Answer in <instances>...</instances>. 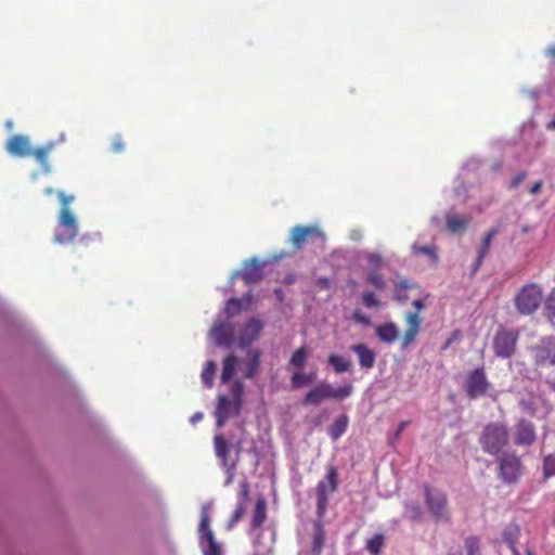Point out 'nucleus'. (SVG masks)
Instances as JSON below:
<instances>
[{"mask_svg": "<svg viewBox=\"0 0 555 555\" xmlns=\"http://www.w3.org/2000/svg\"><path fill=\"white\" fill-rule=\"evenodd\" d=\"M57 197L62 207L57 217L60 230L54 235V242L66 244L73 242L78 235V222L69 209V205L74 202L75 196L60 191L57 192Z\"/></svg>", "mask_w": 555, "mask_h": 555, "instance_id": "1", "label": "nucleus"}, {"mask_svg": "<svg viewBox=\"0 0 555 555\" xmlns=\"http://www.w3.org/2000/svg\"><path fill=\"white\" fill-rule=\"evenodd\" d=\"M508 442L507 427L499 422L487 424L479 437L482 450L491 455L499 454Z\"/></svg>", "mask_w": 555, "mask_h": 555, "instance_id": "2", "label": "nucleus"}, {"mask_svg": "<svg viewBox=\"0 0 555 555\" xmlns=\"http://www.w3.org/2000/svg\"><path fill=\"white\" fill-rule=\"evenodd\" d=\"M198 544L203 555H222V546L210 527V507L203 505L198 524Z\"/></svg>", "mask_w": 555, "mask_h": 555, "instance_id": "3", "label": "nucleus"}, {"mask_svg": "<svg viewBox=\"0 0 555 555\" xmlns=\"http://www.w3.org/2000/svg\"><path fill=\"white\" fill-rule=\"evenodd\" d=\"M543 298V289L537 283L524 285L515 297V307L522 315H529L537 311Z\"/></svg>", "mask_w": 555, "mask_h": 555, "instance_id": "4", "label": "nucleus"}, {"mask_svg": "<svg viewBox=\"0 0 555 555\" xmlns=\"http://www.w3.org/2000/svg\"><path fill=\"white\" fill-rule=\"evenodd\" d=\"M338 488V472L334 466L327 468L325 478L320 480L315 488L317 516L322 519L327 511L328 499Z\"/></svg>", "mask_w": 555, "mask_h": 555, "instance_id": "5", "label": "nucleus"}, {"mask_svg": "<svg viewBox=\"0 0 555 555\" xmlns=\"http://www.w3.org/2000/svg\"><path fill=\"white\" fill-rule=\"evenodd\" d=\"M425 503L428 512L437 521L451 522L448 496L444 491L424 486Z\"/></svg>", "mask_w": 555, "mask_h": 555, "instance_id": "6", "label": "nucleus"}, {"mask_svg": "<svg viewBox=\"0 0 555 555\" xmlns=\"http://www.w3.org/2000/svg\"><path fill=\"white\" fill-rule=\"evenodd\" d=\"M464 391L469 399L485 397L492 389L483 366L476 367L466 373Z\"/></svg>", "mask_w": 555, "mask_h": 555, "instance_id": "7", "label": "nucleus"}, {"mask_svg": "<svg viewBox=\"0 0 555 555\" xmlns=\"http://www.w3.org/2000/svg\"><path fill=\"white\" fill-rule=\"evenodd\" d=\"M499 477L506 483L516 482L522 475V464L516 453H504L498 459Z\"/></svg>", "mask_w": 555, "mask_h": 555, "instance_id": "8", "label": "nucleus"}, {"mask_svg": "<svg viewBox=\"0 0 555 555\" xmlns=\"http://www.w3.org/2000/svg\"><path fill=\"white\" fill-rule=\"evenodd\" d=\"M519 334L515 330L500 327L493 338V350L499 358H511L515 350Z\"/></svg>", "mask_w": 555, "mask_h": 555, "instance_id": "9", "label": "nucleus"}, {"mask_svg": "<svg viewBox=\"0 0 555 555\" xmlns=\"http://www.w3.org/2000/svg\"><path fill=\"white\" fill-rule=\"evenodd\" d=\"M412 305L416 311L406 312L404 317L408 328L401 340V349L408 348L415 340L422 324L421 311L424 309L425 304L423 299L418 298L413 300Z\"/></svg>", "mask_w": 555, "mask_h": 555, "instance_id": "10", "label": "nucleus"}, {"mask_svg": "<svg viewBox=\"0 0 555 555\" xmlns=\"http://www.w3.org/2000/svg\"><path fill=\"white\" fill-rule=\"evenodd\" d=\"M320 238H324V233L317 224L295 225L291 230L289 242L296 250L302 249L306 243L314 242Z\"/></svg>", "mask_w": 555, "mask_h": 555, "instance_id": "11", "label": "nucleus"}, {"mask_svg": "<svg viewBox=\"0 0 555 555\" xmlns=\"http://www.w3.org/2000/svg\"><path fill=\"white\" fill-rule=\"evenodd\" d=\"M533 354L537 365H555V336L543 337L533 348Z\"/></svg>", "mask_w": 555, "mask_h": 555, "instance_id": "12", "label": "nucleus"}, {"mask_svg": "<svg viewBox=\"0 0 555 555\" xmlns=\"http://www.w3.org/2000/svg\"><path fill=\"white\" fill-rule=\"evenodd\" d=\"M214 446L216 456L221 461V466H228L229 464H238L241 444L237 443L235 447V457L230 459L231 447L227 439L222 435H216L214 437Z\"/></svg>", "mask_w": 555, "mask_h": 555, "instance_id": "13", "label": "nucleus"}, {"mask_svg": "<svg viewBox=\"0 0 555 555\" xmlns=\"http://www.w3.org/2000/svg\"><path fill=\"white\" fill-rule=\"evenodd\" d=\"M535 427L532 422L521 418L515 427L514 443L516 446H531L535 441Z\"/></svg>", "mask_w": 555, "mask_h": 555, "instance_id": "14", "label": "nucleus"}, {"mask_svg": "<svg viewBox=\"0 0 555 555\" xmlns=\"http://www.w3.org/2000/svg\"><path fill=\"white\" fill-rule=\"evenodd\" d=\"M5 149L13 156L29 157L33 147L27 135L14 134L8 139Z\"/></svg>", "mask_w": 555, "mask_h": 555, "instance_id": "15", "label": "nucleus"}, {"mask_svg": "<svg viewBox=\"0 0 555 555\" xmlns=\"http://www.w3.org/2000/svg\"><path fill=\"white\" fill-rule=\"evenodd\" d=\"M262 323L258 319H250L241 331L238 336V345L241 348H246L251 345L260 335L262 331Z\"/></svg>", "mask_w": 555, "mask_h": 555, "instance_id": "16", "label": "nucleus"}, {"mask_svg": "<svg viewBox=\"0 0 555 555\" xmlns=\"http://www.w3.org/2000/svg\"><path fill=\"white\" fill-rule=\"evenodd\" d=\"M350 350L357 354L361 369L371 370L374 367L376 354L373 349L365 344H354L350 346Z\"/></svg>", "mask_w": 555, "mask_h": 555, "instance_id": "17", "label": "nucleus"}, {"mask_svg": "<svg viewBox=\"0 0 555 555\" xmlns=\"http://www.w3.org/2000/svg\"><path fill=\"white\" fill-rule=\"evenodd\" d=\"M54 147V142H48L44 145L31 149L30 156L36 159L44 173H50L52 170L51 165L49 164V155Z\"/></svg>", "mask_w": 555, "mask_h": 555, "instance_id": "18", "label": "nucleus"}, {"mask_svg": "<svg viewBox=\"0 0 555 555\" xmlns=\"http://www.w3.org/2000/svg\"><path fill=\"white\" fill-rule=\"evenodd\" d=\"M326 533L324 526L319 518L318 521L313 524V530L311 534V546L309 554L310 555H321L325 545Z\"/></svg>", "mask_w": 555, "mask_h": 555, "instance_id": "19", "label": "nucleus"}, {"mask_svg": "<svg viewBox=\"0 0 555 555\" xmlns=\"http://www.w3.org/2000/svg\"><path fill=\"white\" fill-rule=\"evenodd\" d=\"M211 334L218 346L230 347L234 338V328L231 324L220 323L212 327Z\"/></svg>", "mask_w": 555, "mask_h": 555, "instance_id": "20", "label": "nucleus"}, {"mask_svg": "<svg viewBox=\"0 0 555 555\" xmlns=\"http://www.w3.org/2000/svg\"><path fill=\"white\" fill-rule=\"evenodd\" d=\"M232 414H235L233 401H231L225 395L218 396V402L215 412L217 426L222 427Z\"/></svg>", "mask_w": 555, "mask_h": 555, "instance_id": "21", "label": "nucleus"}, {"mask_svg": "<svg viewBox=\"0 0 555 555\" xmlns=\"http://www.w3.org/2000/svg\"><path fill=\"white\" fill-rule=\"evenodd\" d=\"M375 334L383 343L392 344L399 337V328L393 322H386L376 326Z\"/></svg>", "mask_w": 555, "mask_h": 555, "instance_id": "22", "label": "nucleus"}, {"mask_svg": "<svg viewBox=\"0 0 555 555\" xmlns=\"http://www.w3.org/2000/svg\"><path fill=\"white\" fill-rule=\"evenodd\" d=\"M327 398H330V385L321 383L305 396L302 403L318 405Z\"/></svg>", "mask_w": 555, "mask_h": 555, "instance_id": "23", "label": "nucleus"}, {"mask_svg": "<svg viewBox=\"0 0 555 555\" xmlns=\"http://www.w3.org/2000/svg\"><path fill=\"white\" fill-rule=\"evenodd\" d=\"M519 535L520 527L517 524H508L502 532V539L508 545L513 555H520V552L516 546Z\"/></svg>", "mask_w": 555, "mask_h": 555, "instance_id": "24", "label": "nucleus"}, {"mask_svg": "<svg viewBox=\"0 0 555 555\" xmlns=\"http://www.w3.org/2000/svg\"><path fill=\"white\" fill-rule=\"evenodd\" d=\"M267 520V501L263 496L258 498L250 521V530L259 529Z\"/></svg>", "mask_w": 555, "mask_h": 555, "instance_id": "25", "label": "nucleus"}, {"mask_svg": "<svg viewBox=\"0 0 555 555\" xmlns=\"http://www.w3.org/2000/svg\"><path fill=\"white\" fill-rule=\"evenodd\" d=\"M242 279L245 284H254L262 279V271L256 260L246 263L242 271Z\"/></svg>", "mask_w": 555, "mask_h": 555, "instance_id": "26", "label": "nucleus"}, {"mask_svg": "<svg viewBox=\"0 0 555 555\" xmlns=\"http://www.w3.org/2000/svg\"><path fill=\"white\" fill-rule=\"evenodd\" d=\"M500 232V228L499 227H494V228H491L485 235L480 246H479V249H478V255H477V259H476V268L475 270L478 269V267L481 264L483 258L486 257V255L488 254L489 249H490V246H491V242L492 240L495 237L496 234H499Z\"/></svg>", "mask_w": 555, "mask_h": 555, "instance_id": "27", "label": "nucleus"}, {"mask_svg": "<svg viewBox=\"0 0 555 555\" xmlns=\"http://www.w3.org/2000/svg\"><path fill=\"white\" fill-rule=\"evenodd\" d=\"M237 364H238V359L233 353L228 354L223 359L222 372H221V382L223 384L229 383L233 378V376L235 375V372H236Z\"/></svg>", "mask_w": 555, "mask_h": 555, "instance_id": "28", "label": "nucleus"}, {"mask_svg": "<svg viewBox=\"0 0 555 555\" xmlns=\"http://www.w3.org/2000/svg\"><path fill=\"white\" fill-rule=\"evenodd\" d=\"M230 392L232 396L235 415H238L243 403L244 385L241 380L236 379L230 385Z\"/></svg>", "mask_w": 555, "mask_h": 555, "instance_id": "29", "label": "nucleus"}, {"mask_svg": "<svg viewBox=\"0 0 555 555\" xmlns=\"http://www.w3.org/2000/svg\"><path fill=\"white\" fill-rule=\"evenodd\" d=\"M327 362L337 374L348 372L352 366V363L349 359L335 353H331L328 356Z\"/></svg>", "mask_w": 555, "mask_h": 555, "instance_id": "30", "label": "nucleus"}, {"mask_svg": "<svg viewBox=\"0 0 555 555\" xmlns=\"http://www.w3.org/2000/svg\"><path fill=\"white\" fill-rule=\"evenodd\" d=\"M347 427L348 416L345 414L338 416L328 429V434L332 440L336 441L337 439H339L346 433Z\"/></svg>", "mask_w": 555, "mask_h": 555, "instance_id": "31", "label": "nucleus"}, {"mask_svg": "<svg viewBox=\"0 0 555 555\" xmlns=\"http://www.w3.org/2000/svg\"><path fill=\"white\" fill-rule=\"evenodd\" d=\"M469 223V219L457 216V215H448L447 216V228L452 233H460L466 230Z\"/></svg>", "mask_w": 555, "mask_h": 555, "instance_id": "32", "label": "nucleus"}, {"mask_svg": "<svg viewBox=\"0 0 555 555\" xmlns=\"http://www.w3.org/2000/svg\"><path fill=\"white\" fill-rule=\"evenodd\" d=\"M260 350H254L250 353V358L247 360L244 371V376L246 378H253L259 371L260 367Z\"/></svg>", "mask_w": 555, "mask_h": 555, "instance_id": "33", "label": "nucleus"}, {"mask_svg": "<svg viewBox=\"0 0 555 555\" xmlns=\"http://www.w3.org/2000/svg\"><path fill=\"white\" fill-rule=\"evenodd\" d=\"M309 358V351L305 346L299 347L296 349L291 359L289 364L296 367L297 370H302L307 360Z\"/></svg>", "mask_w": 555, "mask_h": 555, "instance_id": "34", "label": "nucleus"}, {"mask_svg": "<svg viewBox=\"0 0 555 555\" xmlns=\"http://www.w3.org/2000/svg\"><path fill=\"white\" fill-rule=\"evenodd\" d=\"M315 374H305L301 372H295L291 377V384L294 389L301 388L302 386L309 385L314 380Z\"/></svg>", "mask_w": 555, "mask_h": 555, "instance_id": "35", "label": "nucleus"}, {"mask_svg": "<svg viewBox=\"0 0 555 555\" xmlns=\"http://www.w3.org/2000/svg\"><path fill=\"white\" fill-rule=\"evenodd\" d=\"M217 364L215 361L210 360L206 362L205 367L202 371V382L208 388H211L214 385V379L216 375Z\"/></svg>", "mask_w": 555, "mask_h": 555, "instance_id": "36", "label": "nucleus"}, {"mask_svg": "<svg viewBox=\"0 0 555 555\" xmlns=\"http://www.w3.org/2000/svg\"><path fill=\"white\" fill-rule=\"evenodd\" d=\"M542 470L544 479L555 477V452L550 453L543 457Z\"/></svg>", "mask_w": 555, "mask_h": 555, "instance_id": "37", "label": "nucleus"}, {"mask_svg": "<svg viewBox=\"0 0 555 555\" xmlns=\"http://www.w3.org/2000/svg\"><path fill=\"white\" fill-rule=\"evenodd\" d=\"M383 545H384V537H383V534H375L372 539H370L367 541L366 550L372 555H379Z\"/></svg>", "mask_w": 555, "mask_h": 555, "instance_id": "38", "label": "nucleus"}, {"mask_svg": "<svg viewBox=\"0 0 555 555\" xmlns=\"http://www.w3.org/2000/svg\"><path fill=\"white\" fill-rule=\"evenodd\" d=\"M413 288V285H410L406 281H399L396 283V299L404 302L409 299L406 295V291Z\"/></svg>", "mask_w": 555, "mask_h": 555, "instance_id": "39", "label": "nucleus"}, {"mask_svg": "<svg viewBox=\"0 0 555 555\" xmlns=\"http://www.w3.org/2000/svg\"><path fill=\"white\" fill-rule=\"evenodd\" d=\"M351 392H352V386L351 385H345V386L338 387L336 389H334L330 385V398H333V399H344V398L349 397L351 395Z\"/></svg>", "mask_w": 555, "mask_h": 555, "instance_id": "40", "label": "nucleus"}, {"mask_svg": "<svg viewBox=\"0 0 555 555\" xmlns=\"http://www.w3.org/2000/svg\"><path fill=\"white\" fill-rule=\"evenodd\" d=\"M414 254L416 255H427L429 256L434 262L438 261V255L436 251L435 246L431 245H424V246H413Z\"/></svg>", "mask_w": 555, "mask_h": 555, "instance_id": "41", "label": "nucleus"}, {"mask_svg": "<svg viewBox=\"0 0 555 555\" xmlns=\"http://www.w3.org/2000/svg\"><path fill=\"white\" fill-rule=\"evenodd\" d=\"M242 311V300L238 298H230L225 305V313L230 317H234Z\"/></svg>", "mask_w": 555, "mask_h": 555, "instance_id": "42", "label": "nucleus"}, {"mask_svg": "<svg viewBox=\"0 0 555 555\" xmlns=\"http://www.w3.org/2000/svg\"><path fill=\"white\" fill-rule=\"evenodd\" d=\"M245 514H246L245 505L242 503L237 504L231 515L228 527L232 528L235 524H237L245 516Z\"/></svg>", "mask_w": 555, "mask_h": 555, "instance_id": "43", "label": "nucleus"}, {"mask_svg": "<svg viewBox=\"0 0 555 555\" xmlns=\"http://www.w3.org/2000/svg\"><path fill=\"white\" fill-rule=\"evenodd\" d=\"M465 548H466L467 555H480L479 539L476 537H468L465 540Z\"/></svg>", "mask_w": 555, "mask_h": 555, "instance_id": "44", "label": "nucleus"}, {"mask_svg": "<svg viewBox=\"0 0 555 555\" xmlns=\"http://www.w3.org/2000/svg\"><path fill=\"white\" fill-rule=\"evenodd\" d=\"M361 299L366 308H378L380 306L379 299L373 292H364Z\"/></svg>", "mask_w": 555, "mask_h": 555, "instance_id": "45", "label": "nucleus"}, {"mask_svg": "<svg viewBox=\"0 0 555 555\" xmlns=\"http://www.w3.org/2000/svg\"><path fill=\"white\" fill-rule=\"evenodd\" d=\"M367 282L377 289H384L386 287L385 280L380 274H370L367 276Z\"/></svg>", "mask_w": 555, "mask_h": 555, "instance_id": "46", "label": "nucleus"}, {"mask_svg": "<svg viewBox=\"0 0 555 555\" xmlns=\"http://www.w3.org/2000/svg\"><path fill=\"white\" fill-rule=\"evenodd\" d=\"M545 309L550 317L555 318V288L548 294L545 301Z\"/></svg>", "mask_w": 555, "mask_h": 555, "instance_id": "47", "label": "nucleus"}, {"mask_svg": "<svg viewBox=\"0 0 555 555\" xmlns=\"http://www.w3.org/2000/svg\"><path fill=\"white\" fill-rule=\"evenodd\" d=\"M126 143L120 134L113 138L111 149L115 153H120L125 150Z\"/></svg>", "mask_w": 555, "mask_h": 555, "instance_id": "48", "label": "nucleus"}, {"mask_svg": "<svg viewBox=\"0 0 555 555\" xmlns=\"http://www.w3.org/2000/svg\"><path fill=\"white\" fill-rule=\"evenodd\" d=\"M222 467L224 468L225 474H227L224 485L230 486L235 478L237 464H229L228 466H222Z\"/></svg>", "mask_w": 555, "mask_h": 555, "instance_id": "49", "label": "nucleus"}, {"mask_svg": "<svg viewBox=\"0 0 555 555\" xmlns=\"http://www.w3.org/2000/svg\"><path fill=\"white\" fill-rule=\"evenodd\" d=\"M352 320L359 324H362V325H365V326H370L371 325V320L369 317H366L365 314H363L360 310H356L353 313H352Z\"/></svg>", "mask_w": 555, "mask_h": 555, "instance_id": "50", "label": "nucleus"}, {"mask_svg": "<svg viewBox=\"0 0 555 555\" xmlns=\"http://www.w3.org/2000/svg\"><path fill=\"white\" fill-rule=\"evenodd\" d=\"M249 495H250V487H249V483L247 480H243L241 483H240V498L244 501V502H247L249 500Z\"/></svg>", "mask_w": 555, "mask_h": 555, "instance_id": "51", "label": "nucleus"}, {"mask_svg": "<svg viewBox=\"0 0 555 555\" xmlns=\"http://www.w3.org/2000/svg\"><path fill=\"white\" fill-rule=\"evenodd\" d=\"M527 178L526 171H519L512 180L511 186L516 189Z\"/></svg>", "mask_w": 555, "mask_h": 555, "instance_id": "52", "label": "nucleus"}, {"mask_svg": "<svg viewBox=\"0 0 555 555\" xmlns=\"http://www.w3.org/2000/svg\"><path fill=\"white\" fill-rule=\"evenodd\" d=\"M460 339V332L459 331H454L451 336L447 339L446 344L443 345L442 349L446 350L447 348L450 347V345Z\"/></svg>", "mask_w": 555, "mask_h": 555, "instance_id": "53", "label": "nucleus"}, {"mask_svg": "<svg viewBox=\"0 0 555 555\" xmlns=\"http://www.w3.org/2000/svg\"><path fill=\"white\" fill-rule=\"evenodd\" d=\"M542 186H543V181H541V180L535 181V182L531 185V188H530V190H529L530 194H532V195H537V194L541 191Z\"/></svg>", "mask_w": 555, "mask_h": 555, "instance_id": "54", "label": "nucleus"}, {"mask_svg": "<svg viewBox=\"0 0 555 555\" xmlns=\"http://www.w3.org/2000/svg\"><path fill=\"white\" fill-rule=\"evenodd\" d=\"M545 54L552 59H555V44L552 46V47H548L546 50H545Z\"/></svg>", "mask_w": 555, "mask_h": 555, "instance_id": "55", "label": "nucleus"}, {"mask_svg": "<svg viewBox=\"0 0 555 555\" xmlns=\"http://www.w3.org/2000/svg\"><path fill=\"white\" fill-rule=\"evenodd\" d=\"M408 425V422H401L399 424V427H398V430H397V434L396 436L399 437L401 435V433L404 430L405 426Z\"/></svg>", "mask_w": 555, "mask_h": 555, "instance_id": "56", "label": "nucleus"}, {"mask_svg": "<svg viewBox=\"0 0 555 555\" xmlns=\"http://www.w3.org/2000/svg\"><path fill=\"white\" fill-rule=\"evenodd\" d=\"M546 128L548 130H555V116L550 120V122L546 125Z\"/></svg>", "mask_w": 555, "mask_h": 555, "instance_id": "57", "label": "nucleus"}, {"mask_svg": "<svg viewBox=\"0 0 555 555\" xmlns=\"http://www.w3.org/2000/svg\"><path fill=\"white\" fill-rule=\"evenodd\" d=\"M43 193L47 195V196H50V195H53L54 194V190L50 186L46 188L43 190Z\"/></svg>", "mask_w": 555, "mask_h": 555, "instance_id": "58", "label": "nucleus"}, {"mask_svg": "<svg viewBox=\"0 0 555 555\" xmlns=\"http://www.w3.org/2000/svg\"><path fill=\"white\" fill-rule=\"evenodd\" d=\"M202 417H203L202 413H196L195 415L192 416V422L199 421V420H202Z\"/></svg>", "mask_w": 555, "mask_h": 555, "instance_id": "59", "label": "nucleus"}, {"mask_svg": "<svg viewBox=\"0 0 555 555\" xmlns=\"http://www.w3.org/2000/svg\"><path fill=\"white\" fill-rule=\"evenodd\" d=\"M527 555H534L532 547L528 546L526 550Z\"/></svg>", "mask_w": 555, "mask_h": 555, "instance_id": "60", "label": "nucleus"}, {"mask_svg": "<svg viewBox=\"0 0 555 555\" xmlns=\"http://www.w3.org/2000/svg\"><path fill=\"white\" fill-rule=\"evenodd\" d=\"M449 555H462L461 552H457V553H450Z\"/></svg>", "mask_w": 555, "mask_h": 555, "instance_id": "61", "label": "nucleus"}]
</instances>
